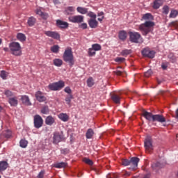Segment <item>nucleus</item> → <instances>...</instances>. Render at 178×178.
Listing matches in <instances>:
<instances>
[{
  "mask_svg": "<svg viewBox=\"0 0 178 178\" xmlns=\"http://www.w3.org/2000/svg\"><path fill=\"white\" fill-rule=\"evenodd\" d=\"M142 19L146 22L138 26V31L141 32L142 35L146 36L154 31L155 26V22H152L154 16L151 13H146L143 15Z\"/></svg>",
  "mask_w": 178,
  "mask_h": 178,
  "instance_id": "obj_1",
  "label": "nucleus"
},
{
  "mask_svg": "<svg viewBox=\"0 0 178 178\" xmlns=\"http://www.w3.org/2000/svg\"><path fill=\"white\" fill-rule=\"evenodd\" d=\"M9 49L14 56H22V46L17 42H12L9 44Z\"/></svg>",
  "mask_w": 178,
  "mask_h": 178,
  "instance_id": "obj_2",
  "label": "nucleus"
},
{
  "mask_svg": "<svg viewBox=\"0 0 178 178\" xmlns=\"http://www.w3.org/2000/svg\"><path fill=\"white\" fill-rule=\"evenodd\" d=\"M63 59L64 62L69 63V65L71 66L74 65V57L73 56V51H72V48L68 47L65 50Z\"/></svg>",
  "mask_w": 178,
  "mask_h": 178,
  "instance_id": "obj_3",
  "label": "nucleus"
},
{
  "mask_svg": "<svg viewBox=\"0 0 178 178\" xmlns=\"http://www.w3.org/2000/svg\"><path fill=\"white\" fill-rule=\"evenodd\" d=\"M65 87V81L60 80L58 82H54L49 84L48 88L51 91H60Z\"/></svg>",
  "mask_w": 178,
  "mask_h": 178,
  "instance_id": "obj_4",
  "label": "nucleus"
},
{
  "mask_svg": "<svg viewBox=\"0 0 178 178\" xmlns=\"http://www.w3.org/2000/svg\"><path fill=\"white\" fill-rule=\"evenodd\" d=\"M33 124L35 129H41L44 124V120L40 115H35L33 117Z\"/></svg>",
  "mask_w": 178,
  "mask_h": 178,
  "instance_id": "obj_5",
  "label": "nucleus"
},
{
  "mask_svg": "<svg viewBox=\"0 0 178 178\" xmlns=\"http://www.w3.org/2000/svg\"><path fill=\"white\" fill-rule=\"evenodd\" d=\"M138 162H140L138 157H132L129 160V170H136L137 168H138Z\"/></svg>",
  "mask_w": 178,
  "mask_h": 178,
  "instance_id": "obj_6",
  "label": "nucleus"
},
{
  "mask_svg": "<svg viewBox=\"0 0 178 178\" xmlns=\"http://www.w3.org/2000/svg\"><path fill=\"white\" fill-rule=\"evenodd\" d=\"M65 138L63 136V133L61 132V134L59 132H56L54 134L53 136V143L54 144H59L60 141H65Z\"/></svg>",
  "mask_w": 178,
  "mask_h": 178,
  "instance_id": "obj_7",
  "label": "nucleus"
},
{
  "mask_svg": "<svg viewBox=\"0 0 178 178\" xmlns=\"http://www.w3.org/2000/svg\"><path fill=\"white\" fill-rule=\"evenodd\" d=\"M140 38H141V35L138 32H129V40L131 42L137 44Z\"/></svg>",
  "mask_w": 178,
  "mask_h": 178,
  "instance_id": "obj_8",
  "label": "nucleus"
},
{
  "mask_svg": "<svg viewBox=\"0 0 178 178\" xmlns=\"http://www.w3.org/2000/svg\"><path fill=\"white\" fill-rule=\"evenodd\" d=\"M142 55L145 58L152 59L155 56V51L149 50V48H145L142 50Z\"/></svg>",
  "mask_w": 178,
  "mask_h": 178,
  "instance_id": "obj_9",
  "label": "nucleus"
},
{
  "mask_svg": "<svg viewBox=\"0 0 178 178\" xmlns=\"http://www.w3.org/2000/svg\"><path fill=\"white\" fill-rule=\"evenodd\" d=\"M69 20L71 23H83L84 22V16L83 15H74L69 17Z\"/></svg>",
  "mask_w": 178,
  "mask_h": 178,
  "instance_id": "obj_10",
  "label": "nucleus"
},
{
  "mask_svg": "<svg viewBox=\"0 0 178 178\" xmlns=\"http://www.w3.org/2000/svg\"><path fill=\"white\" fill-rule=\"evenodd\" d=\"M44 34L47 37L54 38V40H59L60 38V35L59 34V33L56 31H44Z\"/></svg>",
  "mask_w": 178,
  "mask_h": 178,
  "instance_id": "obj_11",
  "label": "nucleus"
},
{
  "mask_svg": "<svg viewBox=\"0 0 178 178\" xmlns=\"http://www.w3.org/2000/svg\"><path fill=\"white\" fill-rule=\"evenodd\" d=\"M145 147L146 152H151L152 149H154V147L152 146V140L151 138H147L145 140Z\"/></svg>",
  "mask_w": 178,
  "mask_h": 178,
  "instance_id": "obj_12",
  "label": "nucleus"
},
{
  "mask_svg": "<svg viewBox=\"0 0 178 178\" xmlns=\"http://www.w3.org/2000/svg\"><path fill=\"white\" fill-rule=\"evenodd\" d=\"M153 122H158L159 123H165L166 118L163 115L156 114L153 116Z\"/></svg>",
  "mask_w": 178,
  "mask_h": 178,
  "instance_id": "obj_13",
  "label": "nucleus"
},
{
  "mask_svg": "<svg viewBox=\"0 0 178 178\" xmlns=\"http://www.w3.org/2000/svg\"><path fill=\"white\" fill-rule=\"evenodd\" d=\"M35 98L39 102H44V101H47V97H45V95L40 90L36 92Z\"/></svg>",
  "mask_w": 178,
  "mask_h": 178,
  "instance_id": "obj_14",
  "label": "nucleus"
},
{
  "mask_svg": "<svg viewBox=\"0 0 178 178\" xmlns=\"http://www.w3.org/2000/svg\"><path fill=\"white\" fill-rule=\"evenodd\" d=\"M56 26L59 27V29H67L69 27V23L60 19H57Z\"/></svg>",
  "mask_w": 178,
  "mask_h": 178,
  "instance_id": "obj_15",
  "label": "nucleus"
},
{
  "mask_svg": "<svg viewBox=\"0 0 178 178\" xmlns=\"http://www.w3.org/2000/svg\"><path fill=\"white\" fill-rule=\"evenodd\" d=\"M154 115L152 113H149L148 111H144L143 113V116L146 119V120H148L149 122H153L154 120Z\"/></svg>",
  "mask_w": 178,
  "mask_h": 178,
  "instance_id": "obj_16",
  "label": "nucleus"
},
{
  "mask_svg": "<svg viewBox=\"0 0 178 178\" xmlns=\"http://www.w3.org/2000/svg\"><path fill=\"white\" fill-rule=\"evenodd\" d=\"M88 23L90 29H97L98 27V21H97V19H90L88 21Z\"/></svg>",
  "mask_w": 178,
  "mask_h": 178,
  "instance_id": "obj_17",
  "label": "nucleus"
},
{
  "mask_svg": "<svg viewBox=\"0 0 178 178\" xmlns=\"http://www.w3.org/2000/svg\"><path fill=\"white\" fill-rule=\"evenodd\" d=\"M35 13H36V15H39V16H40L44 20H47V19H48V17H49V15H48V13L42 12L41 9H40V8H38L35 10Z\"/></svg>",
  "mask_w": 178,
  "mask_h": 178,
  "instance_id": "obj_18",
  "label": "nucleus"
},
{
  "mask_svg": "<svg viewBox=\"0 0 178 178\" xmlns=\"http://www.w3.org/2000/svg\"><path fill=\"white\" fill-rule=\"evenodd\" d=\"M55 123V118H54L52 116L49 115L47 116L45 119V124H47V126H52Z\"/></svg>",
  "mask_w": 178,
  "mask_h": 178,
  "instance_id": "obj_19",
  "label": "nucleus"
},
{
  "mask_svg": "<svg viewBox=\"0 0 178 178\" xmlns=\"http://www.w3.org/2000/svg\"><path fill=\"white\" fill-rule=\"evenodd\" d=\"M21 99L22 101V103L24 105H27L28 106L31 105V102H30V99L29 98V96H27V95L22 96Z\"/></svg>",
  "mask_w": 178,
  "mask_h": 178,
  "instance_id": "obj_20",
  "label": "nucleus"
},
{
  "mask_svg": "<svg viewBox=\"0 0 178 178\" xmlns=\"http://www.w3.org/2000/svg\"><path fill=\"white\" fill-rule=\"evenodd\" d=\"M58 118H59L62 122H67L69 120V115L66 113H61L58 114Z\"/></svg>",
  "mask_w": 178,
  "mask_h": 178,
  "instance_id": "obj_21",
  "label": "nucleus"
},
{
  "mask_svg": "<svg viewBox=\"0 0 178 178\" xmlns=\"http://www.w3.org/2000/svg\"><path fill=\"white\" fill-rule=\"evenodd\" d=\"M8 166L9 164L6 161H0V172H3V170H6L8 169Z\"/></svg>",
  "mask_w": 178,
  "mask_h": 178,
  "instance_id": "obj_22",
  "label": "nucleus"
},
{
  "mask_svg": "<svg viewBox=\"0 0 178 178\" xmlns=\"http://www.w3.org/2000/svg\"><path fill=\"white\" fill-rule=\"evenodd\" d=\"M76 11L78 13H81V15H87L88 13V8H86L84 7H77Z\"/></svg>",
  "mask_w": 178,
  "mask_h": 178,
  "instance_id": "obj_23",
  "label": "nucleus"
},
{
  "mask_svg": "<svg viewBox=\"0 0 178 178\" xmlns=\"http://www.w3.org/2000/svg\"><path fill=\"white\" fill-rule=\"evenodd\" d=\"M111 99L114 104H120V96H119L118 95H111Z\"/></svg>",
  "mask_w": 178,
  "mask_h": 178,
  "instance_id": "obj_24",
  "label": "nucleus"
},
{
  "mask_svg": "<svg viewBox=\"0 0 178 178\" xmlns=\"http://www.w3.org/2000/svg\"><path fill=\"white\" fill-rule=\"evenodd\" d=\"M113 73L115 74L116 76H121V77H126V76H127L126 71H124L123 70H117L114 71Z\"/></svg>",
  "mask_w": 178,
  "mask_h": 178,
  "instance_id": "obj_25",
  "label": "nucleus"
},
{
  "mask_svg": "<svg viewBox=\"0 0 178 178\" xmlns=\"http://www.w3.org/2000/svg\"><path fill=\"white\" fill-rule=\"evenodd\" d=\"M94 136V130L92 129H88L86 134V137L88 140L92 138Z\"/></svg>",
  "mask_w": 178,
  "mask_h": 178,
  "instance_id": "obj_26",
  "label": "nucleus"
},
{
  "mask_svg": "<svg viewBox=\"0 0 178 178\" xmlns=\"http://www.w3.org/2000/svg\"><path fill=\"white\" fill-rule=\"evenodd\" d=\"M119 38L122 40V41H124L126 38H127V32L126 31H121L119 32Z\"/></svg>",
  "mask_w": 178,
  "mask_h": 178,
  "instance_id": "obj_27",
  "label": "nucleus"
},
{
  "mask_svg": "<svg viewBox=\"0 0 178 178\" xmlns=\"http://www.w3.org/2000/svg\"><path fill=\"white\" fill-rule=\"evenodd\" d=\"M67 166V163L65 162L56 163L54 164V168H56V169H62L63 168H66Z\"/></svg>",
  "mask_w": 178,
  "mask_h": 178,
  "instance_id": "obj_28",
  "label": "nucleus"
},
{
  "mask_svg": "<svg viewBox=\"0 0 178 178\" xmlns=\"http://www.w3.org/2000/svg\"><path fill=\"white\" fill-rule=\"evenodd\" d=\"M37 22V19L34 17H31L28 19V26H29V27H33V26H34V24H35V22Z\"/></svg>",
  "mask_w": 178,
  "mask_h": 178,
  "instance_id": "obj_29",
  "label": "nucleus"
},
{
  "mask_svg": "<svg viewBox=\"0 0 178 178\" xmlns=\"http://www.w3.org/2000/svg\"><path fill=\"white\" fill-rule=\"evenodd\" d=\"M53 63L54 66H57V67H60V66L63 65V61L60 58H56L53 60Z\"/></svg>",
  "mask_w": 178,
  "mask_h": 178,
  "instance_id": "obj_30",
  "label": "nucleus"
},
{
  "mask_svg": "<svg viewBox=\"0 0 178 178\" xmlns=\"http://www.w3.org/2000/svg\"><path fill=\"white\" fill-rule=\"evenodd\" d=\"M8 102L11 106H17V99L16 97H11L8 99Z\"/></svg>",
  "mask_w": 178,
  "mask_h": 178,
  "instance_id": "obj_31",
  "label": "nucleus"
},
{
  "mask_svg": "<svg viewBox=\"0 0 178 178\" xmlns=\"http://www.w3.org/2000/svg\"><path fill=\"white\" fill-rule=\"evenodd\" d=\"M73 99V95H67L65 97V102L69 106H72V100Z\"/></svg>",
  "mask_w": 178,
  "mask_h": 178,
  "instance_id": "obj_32",
  "label": "nucleus"
},
{
  "mask_svg": "<svg viewBox=\"0 0 178 178\" xmlns=\"http://www.w3.org/2000/svg\"><path fill=\"white\" fill-rule=\"evenodd\" d=\"M178 15V11L177 10L172 9L169 15V17L170 19H175V17H177Z\"/></svg>",
  "mask_w": 178,
  "mask_h": 178,
  "instance_id": "obj_33",
  "label": "nucleus"
},
{
  "mask_svg": "<svg viewBox=\"0 0 178 178\" xmlns=\"http://www.w3.org/2000/svg\"><path fill=\"white\" fill-rule=\"evenodd\" d=\"M162 6V1L161 0H155L154 2L153 8L154 9H159Z\"/></svg>",
  "mask_w": 178,
  "mask_h": 178,
  "instance_id": "obj_34",
  "label": "nucleus"
},
{
  "mask_svg": "<svg viewBox=\"0 0 178 178\" xmlns=\"http://www.w3.org/2000/svg\"><path fill=\"white\" fill-rule=\"evenodd\" d=\"M17 38L19 41H21V42H24V41H26V35L19 33L17 35Z\"/></svg>",
  "mask_w": 178,
  "mask_h": 178,
  "instance_id": "obj_35",
  "label": "nucleus"
},
{
  "mask_svg": "<svg viewBox=\"0 0 178 178\" xmlns=\"http://www.w3.org/2000/svg\"><path fill=\"white\" fill-rule=\"evenodd\" d=\"M75 8L73 6L68 7L65 10V13L67 15H73L74 13Z\"/></svg>",
  "mask_w": 178,
  "mask_h": 178,
  "instance_id": "obj_36",
  "label": "nucleus"
},
{
  "mask_svg": "<svg viewBox=\"0 0 178 178\" xmlns=\"http://www.w3.org/2000/svg\"><path fill=\"white\" fill-rule=\"evenodd\" d=\"M94 84H95V81H94V79H92V77L90 76L87 79V86H88V87H92V86H94Z\"/></svg>",
  "mask_w": 178,
  "mask_h": 178,
  "instance_id": "obj_37",
  "label": "nucleus"
},
{
  "mask_svg": "<svg viewBox=\"0 0 178 178\" xmlns=\"http://www.w3.org/2000/svg\"><path fill=\"white\" fill-rule=\"evenodd\" d=\"M92 48L97 52V51H101V49H102V47L101 46V44H98V43H95L92 44Z\"/></svg>",
  "mask_w": 178,
  "mask_h": 178,
  "instance_id": "obj_38",
  "label": "nucleus"
},
{
  "mask_svg": "<svg viewBox=\"0 0 178 178\" xmlns=\"http://www.w3.org/2000/svg\"><path fill=\"white\" fill-rule=\"evenodd\" d=\"M96 54V51L94 50L92 47L88 49V54L89 56H95Z\"/></svg>",
  "mask_w": 178,
  "mask_h": 178,
  "instance_id": "obj_39",
  "label": "nucleus"
},
{
  "mask_svg": "<svg viewBox=\"0 0 178 178\" xmlns=\"http://www.w3.org/2000/svg\"><path fill=\"white\" fill-rule=\"evenodd\" d=\"M51 52H54V54H58L59 52V46L55 44L53 47H51Z\"/></svg>",
  "mask_w": 178,
  "mask_h": 178,
  "instance_id": "obj_40",
  "label": "nucleus"
},
{
  "mask_svg": "<svg viewBox=\"0 0 178 178\" xmlns=\"http://www.w3.org/2000/svg\"><path fill=\"white\" fill-rule=\"evenodd\" d=\"M0 77H1L3 80H6L8 77V72H6V71L4 70L1 71Z\"/></svg>",
  "mask_w": 178,
  "mask_h": 178,
  "instance_id": "obj_41",
  "label": "nucleus"
},
{
  "mask_svg": "<svg viewBox=\"0 0 178 178\" xmlns=\"http://www.w3.org/2000/svg\"><path fill=\"white\" fill-rule=\"evenodd\" d=\"M27 144H29V143L26 140L22 139L19 142V145L22 148H26V147H27Z\"/></svg>",
  "mask_w": 178,
  "mask_h": 178,
  "instance_id": "obj_42",
  "label": "nucleus"
},
{
  "mask_svg": "<svg viewBox=\"0 0 178 178\" xmlns=\"http://www.w3.org/2000/svg\"><path fill=\"white\" fill-rule=\"evenodd\" d=\"M122 165L123 166H130V160L129 159H122L121 161Z\"/></svg>",
  "mask_w": 178,
  "mask_h": 178,
  "instance_id": "obj_43",
  "label": "nucleus"
},
{
  "mask_svg": "<svg viewBox=\"0 0 178 178\" xmlns=\"http://www.w3.org/2000/svg\"><path fill=\"white\" fill-rule=\"evenodd\" d=\"M131 54V50H129V49H124L121 52V55H122V56H126L127 55H130Z\"/></svg>",
  "mask_w": 178,
  "mask_h": 178,
  "instance_id": "obj_44",
  "label": "nucleus"
},
{
  "mask_svg": "<svg viewBox=\"0 0 178 178\" xmlns=\"http://www.w3.org/2000/svg\"><path fill=\"white\" fill-rule=\"evenodd\" d=\"M162 9V13H163V15H168L169 13V6H164Z\"/></svg>",
  "mask_w": 178,
  "mask_h": 178,
  "instance_id": "obj_45",
  "label": "nucleus"
},
{
  "mask_svg": "<svg viewBox=\"0 0 178 178\" xmlns=\"http://www.w3.org/2000/svg\"><path fill=\"white\" fill-rule=\"evenodd\" d=\"M87 14V16H88L89 17H91V19H97V15H95V13L90 11V12H88Z\"/></svg>",
  "mask_w": 178,
  "mask_h": 178,
  "instance_id": "obj_46",
  "label": "nucleus"
},
{
  "mask_svg": "<svg viewBox=\"0 0 178 178\" xmlns=\"http://www.w3.org/2000/svg\"><path fill=\"white\" fill-rule=\"evenodd\" d=\"M168 58L172 63H175V62H176V56H175L173 54H170L168 55Z\"/></svg>",
  "mask_w": 178,
  "mask_h": 178,
  "instance_id": "obj_47",
  "label": "nucleus"
},
{
  "mask_svg": "<svg viewBox=\"0 0 178 178\" xmlns=\"http://www.w3.org/2000/svg\"><path fill=\"white\" fill-rule=\"evenodd\" d=\"M124 60H126V59L124 58H122V57H117L115 59V61L118 63H123V62H124Z\"/></svg>",
  "mask_w": 178,
  "mask_h": 178,
  "instance_id": "obj_48",
  "label": "nucleus"
},
{
  "mask_svg": "<svg viewBox=\"0 0 178 178\" xmlns=\"http://www.w3.org/2000/svg\"><path fill=\"white\" fill-rule=\"evenodd\" d=\"M152 168L153 169H155V168H162V164H161V163H159V162H156V163H153L152 165Z\"/></svg>",
  "mask_w": 178,
  "mask_h": 178,
  "instance_id": "obj_49",
  "label": "nucleus"
},
{
  "mask_svg": "<svg viewBox=\"0 0 178 178\" xmlns=\"http://www.w3.org/2000/svg\"><path fill=\"white\" fill-rule=\"evenodd\" d=\"M64 91H65V92L68 94V95H72V89L70 88V87H69V86L65 87L64 89Z\"/></svg>",
  "mask_w": 178,
  "mask_h": 178,
  "instance_id": "obj_50",
  "label": "nucleus"
},
{
  "mask_svg": "<svg viewBox=\"0 0 178 178\" xmlns=\"http://www.w3.org/2000/svg\"><path fill=\"white\" fill-rule=\"evenodd\" d=\"M83 161L85 163H87V165H90V166H92V165H94V163L92 162V161H91L89 159H84Z\"/></svg>",
  "mask_w": 178,
  "mask_h": 178,
  "instance_id": "obj_51",
  "label": "nucleus"
},
{
  "mask_svg": "<svg viewBox=\"0 0 178 178\" xmlns=\"http://www.w3.org/2000/svg\"><path fill=\"white\" fill-rule=\"evenodd\" d=\"M44 175H45V171L44 170H41L38 173V175L37 176V178H44Z\"/></svg>",
  "mask_w": 178,
  "mask_h": 178,
  "instance_id": "obj_52",
  "label": "nucleus"
},
{
  "mask_svg": "<svg viewBox=\"0 0 178 178\" xmlns=\"http://www.w3.org/2000/svg\"><path fill=\"white\" fill-rule=\"evenodd\" d=\"M152 74V70H149L145 72V77H150Z\"/></svg>",
  "mask_w": 178,
  "mask_h": 178,
  "instance_id": "obj_53",
  "label": "nucleus"
},
{
  "mask_svg": "<svg viewBox=\"0 0 178 178\" xmlns=\"http://www.w3.org/2000/svg\"><path fill=\"white\" fill-rule=\"evenodd\" d=\"M49 112L48 106H44L42 108L41 113L44 115H47V113Z\"/></svg>",
  "mask_w": 178,
  "mask_h": 178,
  "instance_id": "obj_54",
  "label": "nucleus"
},
{
  "mask_svg": "<svg viewBox=\"0 0 178 178\" xmlns=\"http://www.w3.org/2000/svg\"><path fill=\"white\" fill-rule=\"evenodd\" d=\"M5 95H6V97H12V95H13V93L10 90H6L5 92Z\"/></svg>",
  "mask_w": 178,
  "mask_h": 178,
  "instance_id": "obj_55",
  "label": "nucleus"
},
{
  "mask_svg": "<svg viewBox=\"0 0 178 178\" xmlns=\"http://www.w3.org/2000/svg\"><path fill=\"white\" fill-rule=\"evenodd\" d=\"M88 26L86 23H83L81 24V29H83V30H86L87 29Z\"/></svg>",
  "mask_w": 178,
  "mask_h": 178,
  "instance_id": "obj_56",
  "label": "nucleus"
},
{
  "mask_svg": "<svg viewBox=\"0 0 178 178\" xmlns=\"http://www.w3.org/2000/svg\"><path fill=\"white\" fill-rule=\"evenodd\" d=\"M53 2H54V5H58V4L60 3L59 0H53Z\"/></svg>",
  "mask_w": 178,
  "mask_h": 178,
  "instance_id": "obj_57",
  "label": "nucleus"
},
{
  "mask_svg": "<svg viewBox=\"0 0 178 178\" xmlns=\"http://www.w3.org/2000/svg\"><path fill=\"white\" fill-rule=\"evenodd\" d=\"M97 16L102 17V16H104V12H100L97 14Z\"/></svg>",
  "mask_w": 178,
  "mask_h": 178,
  "instance_id": "obj_58",
  "label": "nucleus"
},
{
  "mask_svg": "<svg viewBox=\"0 0 178 178\" xmlns=\"http://www.w3.org/2000/svg\"><path fill=\"white\" fill-rule=\"evenodd\" d=\"M161 67H162V69H163V70H166L168 66H166V65H162Z\"/></svg>",
  "mask_w": 178,
  "mask_h": 178,
  "instance_id": "obj_59",
  "label": "nucleus"
},
{
  "mask_svg": "<svg viewBox=\"0 0 178 178\" xmlns=\"http://www.w3.org/2000/svg\"><path fill=\"white\" fill-rule=\"evenodd\" d=\"M104 16H102V17H99L98 19H97V20L99 21V22H102L103 20H104Z\"/></svg>",
  "mask_w": 178,
  "mask_h": 178,
  "instance_id": "obj_60",
  "label": "nucleus"
},
{
  "mask_svg": "<svg viewBox=\"0 0 178 178\" xmlns=\"http://www.w3.org/2000/svg\"><path fill=\"white\" fill-rule=\"evenodd\" d=\"M176 118L178 119V108L176 111Z\"/></svg>",
  "mask_w": 178,
  "mask_h": 178,
  "instance_id": "obj_61",
  "label": "nucleus"
},
{
  "mask_svg": "<svg viewBox=\"0 0 178 178\" xmlns=\"http://www.w3.org/2000/svg\"><path fill=\"white\" fill-rule=\"evenodd\" d=\"M162 83V81H160L159 79H157V83L159 85V84H161Z\"/></svg>",
  "mask_w": 178,
  "mask_h": 178,
  "instance_id": "obj_62",
  "label": "nucleus"
},
{
  "mask_svg": "<svg viewBox=\"0 0 178 178\" xmlns=\"http://www.w3.org/2000/svg\"><path fill=\"white\" fill-rule=\"evenodd\" d=\"M83 176V173L80 172V174L78 175V177H81Z\"/></svg>",
  "mask_w": 178,
  "mask_h": 178,
  "instance_id": "obj_63",
  "label": "nucleus"
},
{
  "mask_svg": "<svg viewBox=\"0 0 178 178\" xmlns=\"http://www.w3.org/2000/svg\"><path fill=\"white\" fill-rule=\"evenodd\" d=\"M3 49H4V51H8V48H4Z\"/></svg>",
  "mask_w": 178,
  "mask_h": 178,
  "instance_id": "obj_64",
  "label": "nucleus"
}]
</instances>
